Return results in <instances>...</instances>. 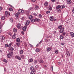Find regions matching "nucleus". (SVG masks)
<instances>
[{
	"label": "nucleus",
	"mask_w": 74,
	"mask_h": 74,
	"mask_svg": "<svg viewBox=\"0 0 74 74\" xmlns=\"http://www.w3.org/2000/svg\"><path fill=\"white\" fill-rule=\"evenodd\" d=\"M52 49V48L51 47H48L47 50V52H49Z\"/></svg>",
	"instance_id": "obj_5"
},
{
	"label": "nucleus",
	"mask_w": 74,
	"mask_h": 74,
	"mask_svg": "<svg viewBox=\"0 0 74 74\" xmlns=\"http://www.w3.org/2000/svg\"><path fill=\"white\" fill-rule=\"evenodd\" d=\"M19 52H20V54L21 55L23 53V50L21 49L20 51Z\"/></svg>",
	"instance_id": "obj_13"
},
{
	"label": "nucleus",
	"mask_w": 74,
	"mask_h": 74,
	"mask_svg": "<svg viewBox=\"0 0 74 74\" xmlns=\"http://www.w3.org/2000/svg\"><path fill=\"white\" fill-rule=\"evenodd\" d=\"M55 1H56V0H51V1L52 3H54Z\"/></svg>",
	"instance_id": "obj_50"
},
{
	"label": "nucleus",
	"mask_w": 74,
	"mask_h": 74,
	"mask_svg": "<svg viewBox=\"0 0 74 74\" xmlns=\"http://www.w3.org/2000/svg\"><path fill=\"white\" fill-rule=\"evenodd\" d=\"M10 22H13V19L10 18Z\"/></svg>",
	"instance_id": "obj_33"
},
{
	"label": "nucleus",
	"mask_w": 74,
	"mask_h": 74,
	"mask_svg": "<svg viewBox=\"0 0 74 74\" xmlns=\"http://www.w3.org/2000/svg\"><path fill=\"white\" fill-rule=\"evenodd\" d=\"M21 13H20V12H18L17 13V14L18 15H19V14H21Z\"/></svg>",
	"instance_id": "obj_63"
},
{
	"label": "nucleus",
	"mask_w": 74,
	"mask_h": 74,
	"mask_svg": "<svg viewBox=\"0 0 74 74\" xmlns=\"http://www.w3.org/2000/svg\"><path fill=\"white\" fill-rule=\"evenodd\" d=\"M35 51L36 52H39L40 51V50L38 49H36V50H35Z\"/></svg>",
	"instance_id": "obj_18"
},
{
	"label": "nucleus",
	"mask_w": 74,
	"mask_h": 74,
	"mask_svg": "<svg viewBox=\"0 0 74 74\" xmlns=\"http://www.w3.org/2000/svg\"><path fill=\"white\" fill-rule=\"evenodd\" d=\"M58 64L59 65H61V62H58Z\"/></svg>",
	"instance_id": "obj_58"
},
{
	"label": "nucleus",
	"mask_w": 74,
	"mask_h": 74,
	"mask_svg": "<svg viewBox=\"0 0 74 74\" xmlns=\"http://www.w3.org/2000/svg\"><path fill=\"white\" fill-rule=\"evenodd\" d=\"M9 5L10 6V7H13V6H12L10 4Z\"/></svg>",
	"instance_id": "obj_62"
},
{
	"label": "nucleus",
	"mask_w": 74,
	"mask_h": 74,
	"mask_svg": "<svg viewBox=\"0 0 74 74\" xmlns=\"http://www.w3.org/2000/svg\"><path fill=\"white\" fill-rule=\"evenodd\" d=\"M61 45H64V43H61Z\"/></svg>",
	"instance_id": "obj_57"
},
{
	"label": "nucleus",
	"mask_w": 74,
	"mask_h": 74,
	"mask_svg": "<svg viewBox=\"0 0 74 74\" xmlns=\"http://www.w3.org/2000/svg\"><path fill=\"white\" fill-rule=\"evenodd\" d=\"M3 62H5V63H7L8 62L5 59H4Z\"/></svg>",
	"instance_id": "obj_38"
},
{
	"label": "nucleus",
	"mask_w": 74,
	"mask_h": 74,
	"mask_svg": "<svg viewBox=\"0 0 74 74\" xmlns=\"http://www.w3.org/2000/svg\"><path fill=\"white\" fill-rule=\"evenodd\" d=\"M8 13L9 12H7V11H6L5 12V14L6 15H8Z\"/></svg>",
	"instance_id": "obj_46"
},
{
	"label": "nucleus",
	"mask_w": 74,
	"mask_h": 74,
	"mask_svg": "<svg viewBox=\"0 0 74 74\" xmlns=\"http://www.w3.org/2000/svg\"><path fill=\"white\" fill-rule=\"evenodd\" d=\"M16 45L18 47H19L20 45V43H16Z\"/></svg>",
	"instance_id": "obj_28"
},
{
	"label": "nucleus",
	"mask_w": 74,
	"mask_h": 74,
	"mask_svg": "<svg viewBox=\"0 0 74 74\" xmlns=\"http://www.w3.org/2000/svg\"><path fill=\"white\" fill-rule=\"evenodd\" d=\"M64 28H62L60 30V33H63V32H64Z\"/></svg>",
	"instance_id": "obj_2"
},
{
	"label": "nucleus",
	"mask_w": 74,
	"mask_h": 74,
	"mask_svg": "<svg viewBox=\"0 0 74 74\" xmlns=\"http://www.w3.org/2000/svg\"><path fill=\"white\" fill-rule=\"evenodd\" d=\"M20 57L22 58V59H24V58H25V56L22 54H21Z\"/></svg>",
	"instance_id": "obj_12"
},
{
	"label": "nucleus",
	"mask_w": 74,
	"mask_h": 74,
	"mask_svg": "<svg viewBox=\"0 0 74 74\" xmlns=\"http://www.w3.org/2000/svg\"><path fill=\"white\" fill-rule=\"evenodd\" d=\"M9 49L10 51H14V49L12 47H10V48H9Z\"/></svg>",
	"instance_id": "obj_21"
},
{
	"label": "nucleus",
	"mask_w": 74,
	"mask_h": 74,
	"mask_svg": "<svg viewBox=\"0 0 74 74\" xmlns=\"http://www.w3.org/2000/svg\"><path fill=\"white\" fill-rule=\"evenodd\" d=\"M33 62V59L31 58V59H29V63H30V62Z\"/></svg>",
	"instance_id": "obj_29"
},
{
	"label": "nucleus",
	"mask_w": 74,
	"mask_h": 74,
	"mask_svg": "<svg viewBox=\"0 0 74 74\" xmlns=\"http://www.w3.org/2000/svg\"><path fill=\"white\" fill-rule=\"evenodd\" d=\"M12 42L10 43L9 44V45L8 46V47L9 48H11V45H12Z\"/></svg>",
	"instance_id": "obj_22"
},
{
	"label": "nucleus",
	"mask_w": 74,
	"mask_h": 74,
	"mask_svg": "<svg viewBox=\"0 0 74 74\" xmlns=\"http://www.w3.org/2000/svg\"><path fill=\"white\" fill-rule=\"evenodd\" d=\"M8 45L7 44H5V48H7L8 47Z\"/></svg>",
	"instance_id": "obj_41"
},
{
	"label": "nucleus",
	"mask_w": 74,
	"mask_h": 74,
	"mask_svg": "<svg viewBox=\"0 0 74 74\" xmlns=\"http://www.w3.org/2000/svg\"><path fill=\"white\" fill-rule=\"evenodd\" d=\"M62 28H63V27H62V25H60L58 26V29H61Z\"/></svg>",
	"instance_id": "obj_25"
},
{
	"label": "nucleus",
	"mask_w": 74,
	"mask_h": 74,
	"mask_svg": "<svg viewBox=\"0 0 74 74\" xmlns=\"http://www.w3.org/2000/svg\"><path fill=\"white\" fill-rule=\"evenodd\" d=\"M31 22L33 23L34 22H35V20L34 19H32L31 20Z\"/></svg>",
	"instance_id": "obj_32"
},
{
	"label": "nucleus",
	"mask_w": 74,
	"mask_h": 74,
	"mask_svg": "<svg viewBox=\"0 0 74 74\" xmlns=\"http://www.w3.org/2000/svg\"><path fill=\"white\" fill-rule=\"evenodd\" d=\"M51 71H53V66H52L51 68Z\"/></svg>",
	"instance_id": "obj_51"
},
{
	"label": "nucleus",
	"mask_w": 74,
	"mask_h": 74,
	"mask_svg": "<svg viewBox=\"0 0 74 74\" xmlns=\"http://www.w3.org/2000/svg\"><path fill=\"white\" fill-rule=\"evenodd\" d=\"M72 12L73 13H74V9H73L72 10Z\"/></svg>",
	"instance_id": "obj_56"
},
{
	"label": "nucleus",
	"mask_w": 74,
	"mask_h": 74,
	"mask_svg": "<svg viewBox=\"0 0 74 74\" xmlns=\"http://www.w3.org/2000/svg\"><path fill=\"white\" fill-rule=\"evenodd\" d=\"M30 74H35V73H34V72L33 71H32L30 73Z\"/></svg>",
	"instance_id": "obj_43"
},
{
	"label": "nucleus",
	"mask_w": 74,
	"mask_h": 74,
	"mask_svg": "<svg viewBox=\"0 0 74 74\" xmlns=\"http://www.w3.org/2000/svg\"><path fill=\"white\" fill-rule=\"evenodd\" d=\"M34 15H35V16H37V14L36 13H34Z\"/></svg>",
	"instance_id": "obj_64"
},
{
	"label": "nucleus",
	"mask_w": 74,
	"mask_h": 74,
	"mask_svg": "<svg viewBox=\"0 0 74 74\" xmlns=\"http://www.w3.org/2000/svg\"><path fill=\"white\" fill-rule=\"evenodd\" d=\"M50 12H51L50 11H48L46 12V14H49Z\"/></svg>",
	"instance_id": "obj_40"
},
{
	"label": "nucleus",
	"mask_w": 74,
	"mask_h": 74,
	"mask_svg": "<svg viewBox=\"0 0 74 74\" xmlns=\"http://www.w3.org/2000/svg\"><path fill=\"white\" fill-rule=\"evenodd\" d=\"M21 24L19 23L18 24L16 25V26L17 27H18V29H19V28H20V27H21Z\"/></svg>",
	"instance_id": "obj_14"
},
{
	"label": "nucleus",
	"mask_w": 74,
	"mask_h": 74,
	"mask_svg": "<svg viewBox=\"0 0 74 74\" xmlns=\"http://www.w3.org/2000/svg\"><path fill=\"white\" fill-rule=\"evenodd\" d=\"M30 70H33V69H34V68H33V66H31L30 67Z\"/></svg>",
	"instance_id": "obj_36"
},
{
	"label": "nucleus",
	"mask_w": 74,
	"mask_h": 74,
	"mask_svg": "<svg viewBox=\"0 0 74 74\" xmlns=\"http://www.w3.org/2000/svg\"><path fill=\"white\" fill-rule=\"evenodd\" d=\"M12 57V56L9 53H8L7 54V58H10Z\"/></svg>",
	"instance_id": "obj_3"
},
{
	"label": "nucleus",
	"mask_w": 74,
	"mask_h": 74,
	"mask_svg": "<svg viewBox=\"0 0 74 74\" xmlns=\"http://www.w3.org/2000/svg\"><path fill=\"white\" fill-rule=\"evenodd\" d=\"M40 62L41 63H42L44 62V61H43V60H40Z\"/></svg>",
	"instance_id": "obj_35"
},
{
	"label": "nucleus",
	"mask_w": 74,
	"mask_h": 74,
	"mask_svg": "<svg viewBox=\"0 0 74 74\" xmlns=\"http://www.w3.org/2000/svg\"><path fill=\"white\" fill-rule=\"evenodd\" d=\"M13 10L11 8H9V11H12Z\"/></svg>",
	"instance_id": "obj_44"
},
{
	"label": "nucleus",
	"mask_w": 74,
	"mask_h": 74,
	"mask_svg": "<svg viewBox=\"0 0 74 74\" xmlns=\"http://www.w3.org/2000/svg\"><path fill=\"white\" fill-rule=\"evenodd\" d=\"M30 23V21H27L26 23L25 24V26H27V25H28Z\"/></svg>",
	"instance_id": "obj_7"
},
{
	"label": "nucleus",
	"mask_w": 74,
	"mask_h": 74,
	"mask_svg": "<svg viewBox=\"0 0 74 74\" xmlns=\"http://www.w3.org/2000/svg\"><path fill=\"white\" fill-rule=\"evenodd\" d=\"M2 26H3V25H1L0 26V29H1Z\"/></svg>",
	"instance_id": "obj_59"
},
{
	"label": "nucleus",
	"mask_w": 74,
	"mask_h": 74,
	"mask_svg": "<svg viewBox=\"0 0 74 74\" xmlns=\"http://www.w3.org/2000/svg\"><path fill=\"white\" fill-rule=\"evenodd\" d=\"M39 8V7L37 5H36L35 6V10H38V9Z\"/></svg>",
	"instance_id": "obj_11"
},
{
	"label": "nucleus",
	"mask_w": 74,
	"mask_h": 74,
	"mask_svg": "<svg viewBox=\"0 0 74 74\" xmlns=\"http://www.w3.org/2000/svg\"><path fill=\"white\" fill-rule=\"evenodd\" d=\"M23 13H24V10H22L21 12V13L23 14Z\"/></svg>",
	"instance_id": "obj_52"
},
{
	"label": "nucleus",
	"mask_w": 74,
	"mask_h": 74,
	"mask_svg": "<svg viewBox=\"0 0 74 74\" xmlns=\"http://www.w3.org/2000/svg\"><path fill=\"white\" fill-rule=\"evenodd\" d=\"M37 61L36 60H35L34 61V63L35 64H36V63H37Z\"/></svg>",
	"instance_id": "obj_48"
},
{
	"label": "nucleus",
	"mask_w": 74,
	"mask_h": 74,
	"mask_svg": "<svg viewBox=\"0 0 74 74\" xmlns=\"http://www.w3.org/2000/svg\"><path fill=\"white\" fill-rule=\"evenodd\" d=\"M15 57L16 58V59H18L19 60H21V58L19 57V56H16Z\"/></svg>",
	"instance_id": "obj_4"
},
{
	"label": "nucleus",
	"mask_w": 74,
	"mask_h": 74,
	"mask_svg": "<svg viewBox=\"0 0 74 74\" xmlns=\"http://www.w3.org/2000/svg\"><path fill=\"white\" fill-rule=\"evenodd\" d=\"M70 34H71V37H74V33L73 32H70Z\"/></svg>",
	"instance_id": "obj_9"
},
{
	"label": "nucleus",
	"mask_w": 74,
	"mask_h": 74,
	"mask_svg": "<svg viewBox=\"0 0 74 74\" xmlns=\"http://www.w3.org/2000/svg\"><path fill=\"white\" fill-rule=\"evenodd\" d=\"M26 27L25 26L22 29L23 31H26Z\"/></svg>",
	"instance_id": "obj_16"
},
{
	"label": "nucleus",
	"mask_w": 74,
	"mask_h": 74,
	"mask_svg": "<svg viewBox=\"0 0 74 74\" xmlns=\"http://www.w3.org/2000/svg\"><path fill=\"white\" fill-rule=\"evenodd\" d=\"M38 65H36L35 67V69H37V67H38Z\"/></svg>",
	"instance_id": "obj_54"
},
{
	"label": "nucleus",
	"mask_w": 74,
	"mask_h": 74,
	"mask_svg": "<svg viewBox=\"0 0 74 74\" xmlns=\"http://www.w3.org/2000/svg\"><path fill=\"white\" fill-rule=\"evenodd\" d=\"M22 10L21 9L18 10V12H20V13H21Z\"/></svg>",
	"instance_id": "obj_47"
},
{
	"label": "nucleus",
	"mask_w": 74,
	"mask_h": 74,
	"mask_svg": "<svg viewBox=\"0 0 74 74\" xmlns=\"http://www.w3.org/2000/svg\"><path fill=\"white\" fill-rule=\"evenodd\" d=\"M65 8V6H64V5H61L60 6V8L61 9H63V8Z\"/></svg>",
	"instance_id": "obj_19"
},
{
	"label": "nucleus",
	"mask_w": 74,
	"mask_h": 74,
	"mask_svg": "<svg viewBox=\"0 0 74 74\" xmlns=\"http://www.w3.org/2000/svg\"><path fill=\"white\" fill-rule=\"evenodd\" d=\"M60 38L61 39H63V38H64V37L62 35H60Z\"/></svg>",
	"instance_id": "obj_23"
},
{
	"label": "nucleus",
	"mask_w": 74,
	"mask_h": 74,
	"mask_svg": "<svg viewBox=\"0 0 74 74\" xmlns=\"http://www.w3.org/2000/svg\"><path fill=\"white\" fill-rule=\"evenodd\" d=\"M33 7H32V8H29L28 10L29 11H30V10H33Z\"/></svg>",
	"instance_id": "obj_31"
},
{
	"label": "nucleus",
	"mask_w": 74,
	"mask_h": 74,
	"mask_svg": "<svg viewBox=\"0 0 74 74\" xmlns=\"http://www.w3.org/2000/svg\"><path fill=\"white\" fill-rule=\"evenodd\" d=\"M9 53L11 55V56H12V55H13V52L12 51H11L10 52V53Z\"/></svg>",
	"instance_id": "obj_39"
},
{
	"label": "nucleus",
	"mask_w": 74,
	"mask_h": 74,
	"mask_svg": "<svg viewBox=\"0 0 74 74\" xmlns=\"http://www.w3.org/2000/svg\"><path fill=\"white\" fill-rule=\"evenodd\" d=\"M35 21H37L38 22H39V21H40V19L39 18H36Z\"/></svg>",
	"instance_id": "obj_27"
},
{
	"label": "nucleus",
	"mask_w": 74,
	"mask_h": 74,
	"mask_svg": "<svg viewBox=\"0 0 74 74\" xmlns=\"http://www.w3.org/2000/svg\"><path fill=\"white\" fill-rule=\"evenodd\" d=\"M44 5L47 7V6H48V3H47V2H45L44 4Z\"/></svg>",
	"instance_id": "obj_26"
},
{
	"label": "nucleus",
	"mask_w": 74,
	"mask_h": 74,
	"mask_svg": "<svg viewBox=\"0 0 74 74\" xmlns=\"http://www.w3.org/2000/svg\"><path fill=\"white\" fill-rule=\"evenodd\" d=\"M60 5H57L56 7V10H57L58 12H60Z\"/></svg>",
	"instance_id": "obj_1"
},
{
	"label": "nucleus",
	"mask_w": 74,
	"mask_h": 74,
	"mask_svg": "<svg viewBox=\"0 0 74 74\" xmlns=\"http://www.w3.org/2000/svg\"><path fill=\"white\" fill-rule=\"evenodd\" d=\"M16 41L17 42H20V39L19 38H17L16 39Z\"/></svg>",
	"instance_id": "obj_17"
},
{
	"label": "nucleus",
	"mask_w": 74,
	"mask_h": 74,
	"mask_svg": "<svg viewBox=\"0 0 74 74\" xmlns=\"http://www.w3.org/2000/svg\"><path fill=\"white\" fill-rule=\"evenodd\" d=\"M5 39V38L4 37V36H2V40H4Z\"/></svg>",
	"instance_id": "obj_37"
},
{
	"label": "nucleus",
	"mask_w": 74,
	"mask_h": 74,
	"mask_svg": "<svg viewBox=\"0 0 74 74\" xmlns=\"http://www.w3.org/2000/svg\"><path fill=\"white\" fill-rule=\"evenodd\" d=\"M38 16L40 18H41L42 17V15H41V14H39Z\"/></svg>",
	"instance_id": "obj_34"
},
{
	"label": "nucleus",
	"mask_w": 74,
	"mask_h": 74,
	"mask_svg": "<svg viewBox=\"0 0 74 74\" xmlns=\"http://www.w3.org/2000/svg\"><path fill=\"white\" fill-rule=\"evenodd\" d=\"M2 9H3V7L1 6H0V11H1Z\"/></svg>",
	"instance_id": "obj_49"
},
{
	"label": "nucleus",
	"mask_w": 74,
	"mask_h": 74,
	"mask_svg": "<svg viewBox=\"0 0 74 74\" xmlns=\"http://www.w3.org/2000/svg\"><path fill=\"white\" fill-rule=\"evenodd\" d=\"M58 50H56L55 51V52L56 53H58Z\"/></svg>",
	"instance_id": "obj_42"
},
{
	"label": "nucleus",
	"mask_w": 74,
	"mask_h": 74,
	"mask_svg": "<svg viewBox=\"0 0 74 74\" xmlns=\"http://www.w3.org/2000/svg\"><path fill=\"white\" fill-rule=\"evenodd\" d=\"M13 32H15V33H16V32H17V29H15V28H14L13 29Z\"/></svg>",
	"instance_id": "obj_20"
},
{
	"label": "nucleus",
	"mask_w": 74,
	"mask_h": 74,
	"mask_svg": "<svg viewBox=\"0 0 74 74\" xmlns=\"http://www.w3.org/2000/svg\"><path fill=\"white\" fill-rule=\"evenodd\" d=\"M49 10H50V11H51V10H52V8H49Z\"/></svg>",
	"instance_id": "obj_60"
},
{
	"label": "nucleus",
	"mask_w": 74,
	"mask_h": 74,
	"mask_svg": "<svg viewBox=\"0 0 74 74\" xmlns=\"http://www.w3.org/2000/svg\"><path fill=\"white\" fill-rule=\"evenodd\" d=\"M50 20L51 21H53V16H51L49 18Z\"/></svg>",
	"instance_id": "obj_6"
},
{
	"label": "nucleus",
	"mask_w": 74,
	"mask_h": 74,
	"mask_svg": "<svg viewBox=\"0 0 74 74\" xmlns=\"http://www.w3.org/2000/svg\"><path fill=\"white\" fill-rule=\"evenodd\" d=\"M5 19V17L4 16H2L1 17V19L2 20H4V19Z\"/></svg>",
	"instance_id": "obj_30"
},
{
	"label": "nucleus",
	"mask_w": 74,
	"mask_h": 74,
	"mask_svg": "<svg viewBox=\"0 0 74 74\" xmlns=\"http://www.w3.org/2000/svg\"><path fill=\"white\" fill-rule=\"evenodd\" d=\"M29 18L30 19V20H31L33 18V16L32 15H30L29 16Z\"/></svg>",
	"instance_id": "obj_15"
},
{
	"label": "nucleus",
	"mask_w": 74,
	"mask_h": 74,
	"mask_svg": "<svg viewBox=\"0 0 74 74\" xmlns=\"http://www.w3.org/2000/svg\"><path fill=\"white\" fill-rule=\"evenodd\" d=\"M29 45L31 47H33V46L31 44H29Z\"/></svg>",
	"instance_id": "obj_53"
},
{
	"label": "nucleus",
	"mask_w": 74,
	"mask_h": 74,
	"mask_svg": "<svg viewBox=\"0 0 74 74\" xmlns=\"http://www.w3.org/2000/svg\"><path fill=\"white\" fill-rule=\"evenodd\" d=\"M66 54L67 56H68V57H69V56H70V53L69 52V51H66Z\"/></svg>",
	"instance_id": "obj_10"
},
{
	"label": "nucleus",
	"mask_w": 74,
	"mask_h": 74,
	"mask_svg": "<svg viewBox=\"0 0 74 74\" xmlns=\"http://www.w3.org/2000/svg\"><path fill=\"white\" fill-rule=\"evenodd\" d=\"M12 37L13 39H15L16 38V37H15V36L14 35L12 36Z\"/></svg>",
	"instance_id": "obj_24"
},
{
	"label": "nucleus",
	"mask_w": 74,
	"mask_h": 74,
	"mask_svg": "<svg viewBox=\"0 0 74 74\" xmlns=\"http://www.w3.org/2000/svg\"><path fill=\"white\" fill-rule=\"evenodd\" d=\"M62 35H63V36H64L66 35V33L65 32H63L62 34Z\"/></svg>",
	"instance_id": "obj_45"
},
{
	"label": "nucleus",
	"mask_w": 74,
	"mask_h": 74,
	"mask_svg": "<svg viewBox=\"0 0 74 74\" xmlns=\"http://www.w3.org/2000/svg\"><path fill=\"white\" fill-rule=\"evenodd\" d=\"M21 34H23V35H24V32L23 31L21 32Z\"/></svg>",
	"instance_id": "obj_55"
},
{
	"label": "nucleus",
	"mask_w": 74,
	"mask_h": 74,
	"mask_svg": "<svg viewBox=\"0 0 74 74\" xmlns=\"http://www.w3.org/2000/svg\"><path fill=\"white\" fill-rule=\"evenodd\" d=\"M67 4H71V0H67Z\"/></svg>",
	"instance_id": "obj_8"
},
{
	"label": "nucleus",
	"mask_w": 74,
	"mask_h": 74,
	"mask_svg": "<svg viewBox=\"0 0 74 74\" xmlns=\"http://www.w3.org/2000/svg\"><path fill=\"white\" fill-rule=\"evenodd\" d=\"M36 0H32V1L33 2H35L36 1Z\"/></svg>",
	"instance_id": "obj_61"
}]
</instances>
